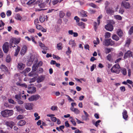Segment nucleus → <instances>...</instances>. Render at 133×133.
<instances>
[{
  "instance_id": "1",
  "label": "nucleus",
  "mask_w": 133,
  "mask_h": 133,
  "mask_svg": "<svg viewBox=\"0 0 133 133\" xmlns=\"http://www.w3.org/2000/svg\"><path fill=\"white\" fill-rule=\"evenodd\" d=\"M120 67L119 65L118 64H116L114 65L111 69V71L112 72L117 74L119 73L120 70L119 69Z\"/></svg>"
},
{
  "instance_id": "2",
  "label": "nucleus",
  "mask_w": 133,
  "mask_h": 133,
  "mask_svg": "<svg viewBox=\"0 0 133 133\" xmlns=\"http://www.w3.org/2000/svg\"><path fill=\"white\" fill-rule=\"evenodd\" d=\"M114 23V22L112 21H110L108 24L105 26V28L109 31H112L113 29V26L112 24Z\"/></svg>"
},
{
  "instance_id": "3",
  "label": "nucleus",
  "mask_w": 133,
  "mask_h": 133,
  "mask_svg": "<svg viewBox=\"0 0 133 133\" xmlns=\"http://www.w3.org/2000/svg\"><path fill=\"white\" fill-rule=\"evenodd\" d=\"M40 96L38 94L34 95L31 96L28 98V100L30 101H36L39 99Z\"/></svg>"
},
{
  "instance_id": "4",
  "label": "nucleus",
  "mask_w": 133,
  "mask_h": 133,
  "mask_svg": "<svg viewBox=\"0 0 133 133\" xmlns=\"http://www.w3.org/2000/svg\"><path fill=\"white\" fill-rule=\"evenodd\" d=\"M3 49L5 53H7L9 50V45L8 42H6L3 46Z\"/></svg>"
},
{
  "instance_id": "5",
  "label": "nucleus",
  "mask_w": 133,
  "mask_h": 133,
  "mask_svg": "<svg viewBox=\"0 0 133 133\" xmlns=\"http://www.w3.org/2000/svg\"><path fill=\"white\" fill-rule=\"evenodd\" d=\"M28 89L29 90H28L27 92L29 94H34L36 91V88L35 87H29L28 88Z\"/></svg>"
},
{
  "instance_id": "6",
  "label": "nucleus",
  "mask_w": 133,
  "mask_h": 133,
  "mask_svg": "<svg viewBox=\"0 0 133 133\" xmlns=\"http://www.w3.org/2000/svg\"><path fill=\"white\" fill-rule=\"evenodd\" d=\"M36 4H38L39 7L40 8H44L46 3L44 2H42V0H38L36 2Z\"/></svg>"
},
{
  "instance_id": "7",
  "label": "nucleus",
  "mask_w": 133,
  "mask_h": 133,
  "mask_svg": "<svg viewBox=\"0 0 133 133\" xmlns=\"http://www.w3.org/2000/svg\"><path fill=\"white\" fill-rule=\"evenodd\" d=\"M132 56V52L130 50H128L125 54L124 58L125 59H126L128 57H131Z\"/></svg>"
},
{
  "instance_id": "8",
  "label": "nucleus",
  "mask_w": 133,
  "mask_h": 133,
  "mask_svg": "<svg viewBox=\"0 0 133 133\" xmlns=\"http://www.w3.org/2000/svg\"><path fill=\"white\" fill-rule=\"evenodd\" d=\"M27 50V47L25 45H24L20 52V54L22 55H24L26 52Z\"/></svg>"
},
{
  "instance_id": "9",
  "label": "nucleus",
  "mask_w": 133,
  "mask_h": 133,
  "mask_svg": "<svg viewBox=\"0 0 133 133\" xmlns=\"http://www.w3.org/2000/svg\"><path fill=\"white\" fill-rule=\"evenodd\" d=\"M25 107L27 110H31L32 109V104L30 103H27L25 104Z\"/></svg>"
},
{
  "instance_id": "10",
  "label": "nucleus",
  "mask_w": 133,
  "mask_h": 133,
  "mask_svg": "<svg viewBox=\"0 0 133 133\" xmlns=\"http://www.w3.org/2000/svg\"><path fill=\"white\" fill-rule=\"evenodd\" d=\"M45 78V76L43 75H41L37 79V82L39 83L42 82L44 79Z\"/></svg>"
},
{
  "instance_id": "11",
  "label": "nucleus",
  "mask_w": 133,
  "mask_h": 133,
  "mask_svg": "<svg viewBox=\"0 0 133 133\" xmlns=\"http://www.w3.org/2000/svg\"><path fill=\"white\" fill-rule=\"evenodd\" d=\"M122 5L126 9H129L130 8V4L129 2H124L122 3Z\"/></svg>"
},
{
  "instance_id": "12",
  "label": "nucleus",
  "mask_w": 133,
  "mask_h": 133,
  "mask_svg": "<svg viewBox=\"0 0 133 133\" xmlns=\"http://www.w3.org/2000/svg\"><path fill=\"white\" fill-rule=\"evenodd\" d=\"M107 5L105 6V9L106 10V12L107 14H111L114 12V11L111 8H109L108 9L106 8Z\"/></svg>"
},
{
  "instance_id": "13",
  "label": "nucleus",
  "mask_w": 133,
  "mask_h": 133,
  "mask_svg": "<svg viewBox=\"0 0 133 133\" xmlns=\"http://www.w3.org/2000/svg\"><path fill=\"white\" fill-rule=\"evenodd\" d=\"M25 65L24 64L22 63H19L17 65V68L18 69L20 70H23L24 68Z\"/></svg>"
},
{
  "instance_id": "14",
  "label": "nucleus",
  "mask_w": 133,
  "mask_h": 133,
  "mask_svg": "<svg viewBox=\"0 0 133 133\" xmlns=\"http://www.w3.org/2000/svg\"><path fill=\"white\" fill-rule=\"evenodd\" d=\"M123 118L126 120L128 117V115H127V112L126 110H124L123 112L122 113Z\"/></svg>"
},
{
  "instance_id": "15",
  "label": "nucleus",
  "mask_w": 133,
  "mask_h": 133,
  "mask_svg": "<svg viewBox=\"0 0 133 133\" xmlns=\"http://www.w3.org/2000/svg\"><path fill=\"white\" fill-rule=\"evenodd\" d=\"M70 110L76 114H79L80 112L79 110L76 108H70Z\"/></svg>"
},
{
  "instance_id": "16",
  "label": "nucleus",
  "mask_w": 133,
  "mask_h": 133,
  "mask_svg": "<svg viewBox=\"0 0 133 133\" xmlns=\"http://www.w3.org/2000/svg\"><path fill=\"white\" fill-rule=\"evenodd\" d=\"M26 123L25 121L24 120H20L18 123V124L20 126H22Z\"/></svg>"
},
{
  "instance_id": "17",
  "label": "nucleus",
  "mask_w": 133,
  "mask_h": 133,
  "mask_svg": "<svg viewBox=\"0 0 133 133\" xmlns=\"http://www.w3.org/2000/svg\"><path fill=\"white\" fill-rule=\"evenodd\" d=\"M63 0H53L52 1V4L54 5H55L58 3H61Z\"/></svg>"
},
{
  "instance_id": "18",
  "label": "nucleus",
  "mask_w": 133,
  "mask_h": 133,
  "mask_svg": "<svg viewBox=\"0 0 133 133\" xmlns=\"http://www.w3.org/2000/svg\"><path fill=\"white\" fill-rule=\"evenodd\" d=\"M117 33L118 35L120 37H121L123 35V33L122 31L120 29H118L117 31Z\"/></svg>"
},
{
  "instance_id": "19",
  "label": "nucleus",
  "mask_w": 133,
  "mask_h": 133,
  "mask_svg": "<svg viewBox=\"0 0 133 133\" xmlns=\"http://www.w3.org/2000/svg\"><path fill=\"white\" fill-rule=\"evenodd\" d=\"M1 114L2 116L4 117H8V115L7 113V110H5L4 111H2Z\"/></svg>"
},
{
  "instance_id": "20",
  "label": "nucleus",
  "mask_w": 133,
  "mask_h": 133,
  "mask_svg": "<svg viewBox=\"0 0 133 133\" xmlns=\"http://www.w3.org/2000/svg\"><path fill=\"white\" fill-rule=\"evenodd\" d=\"M6 110L7 113L8 115V117L11 116L13 114L14 111L12 110H9L7 109Z\"/></svg>"
},
{
  "instance_id": "21",
  "label": "nucleus",
  "mask_w": 133,
  "mask_h": 133,
  "mask_svg": "<svg viewBox=\"0 0 133 133\" xmlns=\"http://www.w3.org/2000/svg\"><path fill=\"white\" fill-rule=\"evenodd\" d=\"M20 47L19 46H17V48L16 50V51L14 54V56H16L18 55V53L20 51Z\"/></svg>"
},
{
  "instance_id": "22",
  "label": "nucleus",
  "mask_w": 133,
  "mask_h": 133,
  "mask_svg": "<svg viewBox=\"0 0 133 133\" xmlns=\"http://www.w3.org/2000/svg\"><path fill=\"white\" fill-rule=\"evenodd\" d=\"M16 84L18 86H19L21 87H24L25 88H26L27 86V85L25 83L21 84L18 82L16 83Z\"/></svg>"
},
{
  "instance_id": "23",
  "label": "nucleus",
  "mask_w": 133,
  "mask_h": 133,
  "mask_svg": "<svg viewBox=\"0 0 133 133\" xmlns=\"http://www.w3.org/2000/svg\"><path fill=\"white\" fill-rule=\"evenodd\" d=\"M38 65L37 64H34L32 67V71L35 72V71L38 68Z\"/></svg>"
},
{
  "instance_id": "24",
  "label": "nucleus",
  "mask_w": 133,
  "mask_h": 133,
  "mask_svg": "<svg viewBox=\"0 0 133 133\" xmlns=\"http://www.w3.org/2000/svg\"><path fill=\"white\" fill-rule=\"evenodd\" d=\"M121 71L122 74L124 75H125L127 74L126 69L125 68H122L121 69Z\"/></svg>"
},
{
  "instance_id": "25",
  "label": "nucleus",
  "mask_w": 133,
  "mask_h": 133,
  "mask_svg": "<svg viewBox=\"0 0 133 133\" xmlns=\"http://www.w3.org/2000/svg\"><path fill=\"white\" fill-rule=\"evenodd\" d=\"M0 68L3 71H6L7 70V68L4 65H2L1 67Z\"/></svg>"
},
{
  "instance_id": "26",
  "label": "nucleus",
  "mask_w": 133,
  "mask_h": 133,
  "mask_svg": "<svg viewBox=\"0 0 133 133\" xmlns=\"http://www.w3.org/2000/svg\"><path fill=\"white\" fill-rule=\"evenodd\" d=\"M85 24L82 22H80L78 23L77 25L79 26H81L82 28L84 29L85 28Z\"/></svg>"
},
{
  "instance_id": "27",
  "label": "nucleus",
  "mask_w": 133,
  "mask_h": 133,
  "mask_svg": "<svg viewBox=\"0 0 133 133\" xmlns=\"http://www.w3.org/2000/svg\"><path fill=\"white\" fill-rule=\"evenodd\" d=\"M15 107L18 111L21 112H23V109L19 106H16Z\"/></svg>"
},
{
  "instance_id": "28",
  "label": "nucleus",
  "mask_w": 133,
  "mask_h": 133,
  "mask_svg": "<svg viewBox=\"0 0 133 133\" xmlns=\"http://www.w3.org/2000/svg\"><path fill=\"white\" fill-rule=\"evenodd\" d=\"M39 45L41 48L43 49H46V47L41 42H40L39 43Z\"/></svg>"
},
{
  "instance_id": "29",
  "label": "nucleus",
  "mask_w": 133,
  "mask_h": 133,
  "mask_svg": "<svg viewBox=\"0 0 133 133\" xmlns=\"http://www.w3.org/2000/svg\"><path fill=\"white\" fill-rule=\"evenodd\" d=\"M57 47L58 50H61L62 48V44L61 43H60L57 44Z\"/></svg>"
},
{
  "instance_id": "30",
  "label": "nucleus",
  "mask_w": 133,
  "mask_h": 133,
  "mask_svg": "<svg viewBox=\"0 0 133 133\" xmlns=\"http://www.w3.org/2000/svg\"><path fill=\"white\" fill-rule=\"evenodd\" d=\"M128 34L131 35L133 33V26H132L130 29L128 31Z\"/></svg>"
},
{
  "instance_id": "31",
  "label": "nucleus",
  "mask_w": 133,
  "mask_h": 133,
  "mask_svg": "<svg viewBox=\"0 0 133 133\" xmlns=\"http://www.w3.org/2000/svg\"><path fill=\"white\" fill-rule=\"evenodd\" d=\"M113 39L116 41H117L119 39V37L116 35H114L112 37Z\"/></svg>"
},
{
  "instance_id": "32",
  "label": "nucleus",
  "mask_w": 133,
  "mask_h": 133,
  "mask_svg": "<svg viewBox=\"0 0 133 133\" xmlns=\"http://www.w3.org/2000/svg\"><path fill=\"white\" fill-rule=\"evenodd\" d=\"M20 39H18L17 40L15 38H12L10 39V42H19Z\"/></svg>"
},
{
  "instance_id": "33",
  "label": "nucleus",
  "mask_w": 133,
  "mask_h": 133,
  "mask_svg": "<svg viewBox=\"0 0 133 133\" xmlns=\"http://www.w3.org/2000/svg\"><path fill=\"white\" fill-rule=\"evenodd\" d=\"M82 118L83 120L86 121H88L89 119L88 117H86V116L83 115L82 116Z\"/></svg>"
},
{
  "instance_id": "34",
  "label": "nucleus",
  "mask_w": 133,
  "mask_h": 133,
  "mask_svg": "<svg viewBox=\"0 0 133 133\" xmlns=\"http://www.w3.org/2000/svg\"><path fill=\"white\" fill-rule=\"evenodd\" d=\"M15 98L16 99V101L17 100L21 99V97L20 95H15Z\"/></svg>"
},
{
  "instance_id": "35",
  "label": "nucleus",
  "mask_w": 133,
  "mask_h": 133,
  "mask_svg": "<svg viewBox=\"0 0 133 133\" xmlns=\"http://www.w3.org/2000/svg\"><path fill=\"white\" fill-rule=\"evenodd\" d=\"M6 61L8 63L9 62L11 61L10 56L8 55L6 58Z\"/></svg>"
},
{
  "instance_id": "36",
  "label": "nucleus",
  "mask_w": 133,
  "mask_h": 133,
  "mask_svg": "<svg viewBox=\"0 0 133 133\" xmlns=\"http://www.w3.org/2000/svg\"><path fill=\"white\" fill-rule=\"evenodd\" d=\"M71 50L70 49L69 47L68 48L67 50L66 51V53L67 55H69L71 54Z\"/></svg>"
},
{
  "instance_id": "37",
  "label": "nucleus",
  "mask_w": 133,
  "mask_h": 133,
  "mask_svg": "<svg viewBox=\"0 0 133 133\" xmlns=\"http://www.w3.org/2000/svg\"><path fill=\"white\" fill-rule=\"evenodd\" d=\"M111 43H112L113 44H114V42H104L103 44L105 46H108L109 45H112Z\"/></svg>"
},
{
  "instance_id": "38",
  "label": "nucleus",
  "mask_w": 133,
  "mask_h": 133,
  "mask_svg": "<svg viewBox=\"0 0 133 133\" xmlns=\"http://www.w3.org/2000/svg\"><path fill=\"white\" fill-rule=\"evenodd\" d=\"M36 28L38 30H41L43 29V27L42 26L39 24L36 25Z\"/></svg>"
},
{
  "instance_id": "39",
  "label": "nucleus",
  "mask_w": 133,
  "mask_h": 133,
  "mask_svg": "<svg viewBox=\"0 0 133 133\" xmlns=\"http://www.w3.org/2000/svg\"><path fill=\"white\" fill-rule=\"evenodd\" d=\"M111 34L109 32H106L105 33V38H109Z\"/></svg>"
},
{
  "instance_id": "40",
  "label": "nucleus",
  "mask_w": 133,
  "mask_h": 133,
  "mask_svg": "<svg viewBox=\"0 0 133 133\" xmlns=\"http://www.w3.org/2000/svg\"><path fill=\"white\" fill-rule=\"evenodd\" d=\"M39 19L40 22L41 23L43 22L45 20V18L41 16H40L39 17Z\"/></svg>"
},
{
  "instance_id": "41",
  "label": "nucleus",
  "mask_w": 133,
  "mask_h": 133,
  "mask_svg": "<svg viewBox=\"0 0 133 133\" xmlns=\"http://www.w3.org/2000/svg\"><path fill=\"white\" fill-rule=\"evenodd\" d=\"M15 18L17 20H21V17L19 14H17L16 15Z\"/></svg>"
},
{
  "instance_id": "42",
  "label": "nucleus",
  "mask_w": 133,
  "mask_h": 133,
  "mask_svg": "<svg viewBox=\"0 0 133 133\" xmlns=\"http://www.w3.org/2000/svg\"><path fill=\"white\" fill-rule=\"evenodd\" d=\"M89 5L90 6L94 8H96L97 7L96 5L93 3H89Z\"/></svg>"
},
{
  "instance_id": "43",
  "label": "nucleus",
  "mask_w": 133,
  "mask_h": 133,
  "mask_svg": "<svg viewBox=\"0 0 133 133\" xmlns=\"http://www.w3.org/2000/svg\"><path fill=\"white\" fill-rule=\"evenodd\" d=\"M65 15V14L62 11H60L59 13V16L61 18L63 17Z\"/></svg>"
},
{
  "instance_id": "44",
  "label": "nucleus",
  "mask_w": 133,
  "mask_h": 133,
  "mask_svg": "<svg viewBox=\"0 0 133 133\" xmlns=\"http://www.w3.org/2000/svg\"><path fill=\"white\" fill-rule=\"evenodd\" d=\"M36 0H30L26 3L27 5H30L34 2Z\"/></svg>"
},
{
  "instance_id": "45",
  "label": "nucleus",
  "mask_w": 133,
  "mask_h": 133,
  "mask_svg": "<svg viewBox=\"0 0 133 133\" xmlns=\"http://www.w3.org/2000/svg\"><path fill=\"white\" fill-rule=\"evenodd\" d=\"M102 17V15H101L100 16H98V18L97 19V21L98 22V25H99L100 23V19Z\"/></svg>"
},
{
  "instance_id": "46",
  "label": "nucleus",
  "mask_w": 133,
  "mask_h": 133,
  "mask_svg": "<svg viewBox=\"0 0 133 133\" xmlns=\"http://www.w3.org/2000/svg\"><path fill=\"white\" fill-rule=\"evenodd\" d=\"M24 118V116L22 115H19L16 117V118L18 120L20 119H23Z\"/></svg>"
},
{
  "instance_id": "47",
  "label": "nucleus",
  "mask_w": 133,
  "mask_h": 133,
  "mask_svg": "<svg viewBox=\"0 0 133 133\" xmlns=\"http://www.w3.org/2000/svg\"><path fill=\"white\" fill-rule=\"evenodd\" d=\"M57 106H52L51 108V109L52 110H57Z\"/></svg>"
},
{
  "instance_id": "48",
  "label": "nucleus",
  "mask_w": 133,
  "mask_h": 133,
  "mask_svg": "<svg viewBox=\"0 0 133 133\" xmlns=\"http://www.w3.org/2000/svg\"><path fill=\"white\" fill-rule=\"evenodd\" d=\"M115 18L118 20H121L122 19V17L121 16L118 15H116L115 16Z\"/></svg>"
},
{
  "instance_id": "49",
  "label": "nucleus",
  "mask_w": 133,
  "mask_h": 133,
  "mask_svg": "<svg viewBox=\"0 0 133 133\" xmlns=\"http://www.w3.org/2000/svg\"><path fill=\"white\" fill-rule=\"evenodd\" d=\"M36 78L35 77L32 78L30 79L29 83H31L34 82L36 81Z\"/></svg>"
},
{
  "instance_id": "50",
  "label": "nucleus",
  "mask_w": 133,
  "mask_h": 133,
  "mask_svg": "<svg viewBox=\"0 0 133 133\" xmlns=\"http://www.w3.org/2000/svg\"><path fill=\"white\" fill-rule=\"evenodd\" d=\"M94 29L95 31H96V29H97V26L99 25H98V24H97V23L95 22L94 23Z\"/></svg>"
},
{
  "instance_id": "51",
  "label": "nucleus",
  "mask_w": 133,
  "mask_h": 133,
  "mask_svg": "<svg viewBox=\"0 0 133 133\" xmlns=\"http://www.w3.org/2000/svg\"><path fill=\"white\" fill-rule=\"evenodd\" d=\"M101 122L100 120H98L95 122V125L96 127H97L99 125V123Z\"/></svg>"
},
{
  "instance_id": "52",
  "label": "nucleus",
  "mask_w": 133,
  "mask_h": 133,
  "mask_svg": "<svg viewBox=\"0 0 133 133\" xmlns=\"http://www.w3.org/2000/svg\"><path fill=\"white\" fill-rule=\"evenodd\" d=\"M74 19L76 21V22L78 23L79 21V18L77 16H75L74 17Z\"/></svg>"
},
{
  "instance_id": "53",
  "label": "nucleus",
  "mask_w": 133,
  "mask_h": 133,
  "mask_svg": "<svg viewBox=\"0 0 133 133\" xmlns=\"http://www.w3.org/2000/svg\"><path fill=\"white\" fill-rule=\"evenodd\" d=\"M51 120L54 122H56L57 121V118L55 117H51Z\"/></svg>"
},
{
  "instance_id": "54",
  "label": "nucleus",
  "mask_w": 133,
  "mask_h": 133,
  "mask_svg": "<svg viewBox=\"0 0 133 133\" xmlns=\"http://www.w3.org/2000/svg\"><path fill=\"white\" fill-rule=\"evenodd\" d=\"M6 15H7L8 16H10L11 14V11L10 10H8L6 12Z\"/></svg>"
},
{
  "instance_id": "55",
  "label": "nucleus",
  "mask_w": 133,
  "mask_h": 133,
  "mask_svg": "<svg viewBox=\"0 0 133 133\" xmlns=\"http://www.w3.org/2000/svg\"><path fill=\"white\" fill-rule=\"evenodd\" d=\"M107 59L109 61L111 60V56L110 54H109L107 57Z\"/></svg>"
},
{
  "instance_id": "56",
  "label": "nucleus",
  "mask_w": 133,
  "mask_h": 133,
  "mask_svg": "<svg viewBox=\"0 0 133 133\" xmlns=\"http://www.w3.org/2000/svg\"><path fill=\"white\" fill-rule=\"evenodd\" d=\"M3 53L1 49H0V58H2L3 57Z\"/></svg>"
},
{
  "instance_id": "57",
  "label": "nucleus",
  "mask_w": 133,
  "mask_h": 133,
  "mask_svg": "<svg viewBox=\"0 0 133 133\" xmlns=\"http://www.w3.org/2000/svg\"><path fill=\"white\" fill-rule=\"evenodd\" d=\"M66 96L68 97V100L71 102H74V100L73 99L71 98L69 96L66 95Z\"/></svg>"
},
{
  "instance_id": "58",
  "label": "nucleus",
  "mask_w": 133,
  "mask_h": 133,
  "mask_svg": "<svg viewBox=\"0 0 133 133\" xmlns=\"http://www.w3.org/2000/svg\"><path fill=\"white\" fill-rule=\"evenodd\" d=\"M43 69L42 68H39L38 70V72L39 73L42 72H43Z\"/></svg>"
},
{
  "instance_id": "59",
  "label": "nucleus",
  "mask_w": 133,
  "mask_h": 133,
  "mask_svg": "<svg viewBox=\"0 0 133 133\" xmlns=\"http://www.w3.org/2000/svg\"><path fill=\"white\" fill-rule=\"evenodd\" d=\"M33 63V62L29 61L27 63V64L28 66H30Z\"/></svg>"
},
{
  "instance_id": "60",
  "label": "nucleus",
  "mask_w": 133,
  "mask_h": 133,
  "mask_svg": "<svg viewBox=\"0 0 133 133\" xmlns=\"http://www.w3.org/2000/svg\"><path fill=\"white\" fill-rule=\"evenodd\" d=\"M34 60V57L33 56H32L30 57L29 59V61L33 62Z\"/></svg>"
},
{
  "instance_id": "61",
  "label": "nucleus",
  "mask_w": 133,
  "mask_h": 133,
  "mask_svg": "<svg viewBox=\"0 0 133 133\" xmlns=\"http://www.w3.org/2000/svg\"><path fill=\"white\" fill-rule=\"evenodd\" d=\"M34 71H31L28 74V75L29 76H32L34 74Z\"/></svg>"
},
{
  "instance_id": "62",
  "label": "nucleus",
  "mask_w": 133,
  "mask_h": 133,
  "mask_svg": "<svg viewBox=\"0 0 133 133\" xmlns=\"http://www.w3.org/2000/svg\"><path fill=\"white\" fill-rule=\"evenodd\" d=\"M9 102L11 103L14 104L15 103L14 101L11 99H8Z\"/></svg>"
},
{
  "instance_id": "63",
  "label": "nucleus",
  "mask_w": 133,
  "mask_h": 133,
  "mask_svg": "<svg viewBox=\"0 0 133 133\" xmlns=\"http://www.w3.org/2000/svg\"><path fill=\"white\" fill-rule=\"evenodd\" d=\"M120 89L122 91H124L125 90V87L124 86L121 87Z\"/></svg>"
},
{
  "instance_id": "64",
  "label": "nucleus",
  "mask_w": 133,
  "mask_h": 133,
  "mask_svg": "<svg viewBox=\"0 0 133 133\" xmlns=\"http://www.w3.org/2000/svg\"><path fill=\"white\" fill-rule=\"evenodd\" d=\"M17 102L19 104H23L24 103L23 102V101L21 100V99L17 100Z\"/></svg>"
}]
</instances>
